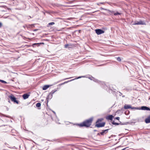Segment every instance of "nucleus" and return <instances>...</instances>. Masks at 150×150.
Here are the masks:
<instances>
[{
  "label": "nucleus",
  "mask_w": 150,
  "mask_h": 150,
  "mask_svg": "<svg viewBox=\"0 0 150 150\" xmlns=\"http://www.w3.org/2000/svg\"><path fill=\"white\" fill-rule=\"evenodd\" d=\"M38 44V43H35L34 44H33V45H36V44Z\"/></svg>",
  "instance_id": "33"
},
{
  "label": "nucleus",
  "mask_w": 150,
  "mask_h": 150,
  "mask_svg": "<svg viewBox=\"0 0 150 150\" xmlns=\"http://www.w3.org/2000/svg\"><path fill=\"white\" fill-rule=\"evenodd\" d=\"M93 81H95V82H98V81L97 80V79H95L94 80H93Z\"/></svg>",
  "instance_id": "26"
},
{
  "label": "nucleus",
  "mask_w": 150,
  "mask_h": 150,
  "mask_svg": "<svg viewBox=\"0 0 150 150\" xmlns=\"http://www.w3.org/2000/svg\"><path fill=\"white\" fill-rule=\"evenodd\" d=\"M96 33L97 35H100L103 33L104 31L100 29H97L95 30Z\"/></svg>",
  "instance_id": "4"
},
{
  "label": "nucleus",
  "mask_w": 150,
  "mask_h": 150,
  "mask_svg": "<svg viewBox=\"0 0 150 150\" xmlns=\"http://www.w3.org/2000/svg\"><path fill=\"white\" fill-rule=\"evenodd\" d=\"M92 121L93 118H91L84 121L83 122L79 124L78 125L80 127H89L91 125Z\"/></svg>",
  "instance_id": "1"
},
{
  "label": "nucleus",
  "mask_w": 150,
  "mask_h": 150,
  "mask_svg": "<svg viewBox=\"0 0 150 150\" xmlns=\"http://www.w3.org/2000/svg\"><path fill=\"white\" fill-rule=\"evenodd\" d=\"M105 124V122H102V123H99L98 124H97L96 125V126L98 127H103L104 126Z\"/></svg>",
  "instance_id": "7"
},
{
  "label": "nucleus",
  "mask_w": 150,
  "mask_h": 150,
  "mask_svg": "<svg viewBox=\"0 0 150 150\" xmlns=\"http://www.w3.org/2000/svg\"><path fill=\"white\" fill-rule=\"evenodd\" d=\"M0 82H1L2 83H4L6 84V83H7V82H6L5 81H4V80H0Z\"/></svg>",
  "instance_id": "17"
},
{
  "label": "nucleus",
  "mask_w": 150,
  "mask_h": 150,
  "mask_svg": "<svg viewBox=\"0 0 150 150\" xmlns=\"http://www.w3.org/2000/svg\"><path fill=\"white\" fill-rule=\"evenodd\" d=\"M69 79V78H66V79H64V80H66V79Z\"/></svg>",
  "instance_id": "34"
},
{
  "label": "nucleus",
  "mask_w": 150,
  "mask_h": 150,
  "mask_svg": "<svg viewBox=\"0 0 150 150\" xmlns=\"http://www.w3.org/2000/svg\"><path fill=\"white\" fill-rule=\"evenodd\" d=\"M140 109L143 110H150V109L149 107L145 106L141 107V108H139V110Z\"/></svg>",
  "instance_id": "8"
},
{
  "label": "nucleus",
  "mask_w": 150,
  "mask_h": 150,
  "mask_svg": "<svg viewBox=\"0 0 150 150\" xmlns=\"http://www.w3.org/2000/svg\"><path fill=\"white\" fill-rule=\"evenodd\" d=\"M117 60L118 61L120 62L121 61V59L120 57H118L117 58Z\"/></svg>",
  "instance_id": "19"
},
{
  "label": "nucleus",
  "mask_w": 150,
  "mask_h": 150,
  "mask_svg": "<svg viewBox=\"0 0 150 150\" xmlns=\"http://www.w3.org/2000/svg\"><path fill=\"white\" fill-rule=\"evenodd\" d=\"M103 120V119H99L98 120L96 121V122H101Z\"/></svg>",
  "instance_id": "18"
},
{
  "label": "nucleus",
  "mask_w": 150,
  "mask_h": 150,
  "mask_svg": "<svg viewBox=\"0 0 150 150\" xmlns=\"http://www.w3.org/2000/svg\"><path fill=\"white\" fill-rule=\"evenodd\" d=\"M42 43L44 44L43 43H40V44H41Z\"/></svg>",
  "instance_id": "36"
},
{
  "label": "nucleus",
  "mask_w": 150,
  "mask_h": 150,
  "mask_svg": "<svg viewBox=\"0 0 150 150\" xmlns=\"http://www.w3.org/2000/svg\"><path fill=\"white\" fill-rule=\"evenodd\" d=\"M125 149H126V148H125L121 150H125Z\"/></svg>",
  "instance_id": "31"
},
{
  "label": "nucleus",
  "mask_w": 150,
  "mask_h": 150,
  "mask_svg": "<svg viewBox=\"0 0 150 150\" xmlns=\"http://www.w3.org/2000/svg\"><path fill=\"white\" fill-rule=\"evenodd\" d=\"M131 106L130 105H125L124 106V108L125 109H127L129 108H131Z\"/></svg>",
  "instance_id": "12"
},
{
  "label": "nucleus",
  "mask_w": 150,
  "mask_h": 150,
  "mask_svg": "<svg viewBox=\"0 0 150 150\" xmlns=\"http://www.w3.org/2000/svg\"><path fill=\"white\" fill-rule=\"evenodd\" d=\"M2 26V23L1 22H0V28Z\"/></svg>",
  "instance_id": "24"
},
{
  "label": "nucleus",
  "mask_w": 150,
  "mask_h": 150,
  "mask_svg": "<svg viewBox=\"0 0 150 150\" xmlns=\"http://www.w3.org/2000/svg\"><path fill=\"white\" fill-rule=\"evenodd\" d=\"M112 124L113 125H118L119 124V123L115 122L114 121L112 122Z\"/></svg>",
  "instance_id": "20"
},
{
  "label": "nucleus",
  "mask_w": 150,
  "mask_h": 150,
  "mask_svg": "<svg viewBox=\"0 0 150 150\" xmlns=\"http://www.w3.org/2000/svg\"><path fill=\"white\" fill-rule=\"evenodd\" d=\"M115 119L117 120H119L120 119V117H116L115 118Z\"/></svg>",
  "instance_id": "23"
},
{
  "label": "nucleus",
  "mask_w": 150,
  "mask_h": 150,
  "mask_svg": "<svg viewBox=\"0 0 150 150\" xmlns=\"http://www.w3.org/2000/svg\"><path fill=\"white\" fill-rule=\"evenodd\" d=\"M145 121L146 123H150V115H149L145 119Z\"/></svg>",
  "instance_id": "9"
},
{
  "label": "nucleus",
  "mask_w": 150,
  "mask_h": 150,
  "mask_svg": "<svg viewBox=\"0 0 150 150\" xmlns=\"http://www.w3.org/2000/svg\"><path fill=\"white\" fill-rule=\"evenodd\" d=\"M113 116L112 115H109L106 117V119L108 120H112Z\"/></svg>",
  "instance_id": "11"
},
{
  "label": "nucleus",
  "mask_w": 150,
  "mask_h": 150,
  "mask_svg": "<svg viewBox=\"0 0 150 150\" xmlns=\"http://www.w3.org/2000/svg\"><path fill=\"white\" fill-rule=\"evenodd\" d=\"M92 78H93V79H94L93 78V77Z\"/></svg>",
  "instance_id": "38"
},
{
  "label": "nucleus",
  "mask_w": 150,
  "mask_h": 150,
  "mask_svg": "<svg viewBox=\"0 0 150 150\" xmlns=\"http://www.w3.org/2000/svg\"><path fill=\"white\" fill-rule=\"evenodd\" d=\"M57 91V90H52L51 92L49 94L48 96H47V99H48L50 96V98H52V95Z\"/></svg>",
  "instance_id": "5"
},
{
  "label": "nucleus",
  "mask_w": 150,
  "mask_h": 150,
  "mask_svg": "<svg viewBox=\"0 0 150 150\" xmlns=\"http://www.w3.org/2000/svg\"><path fill=\"white\" fill-rule=\"evenodd\" d=\"M109 129H107L105 130H102V131L100 132L101 135L103 136L106 134L108 132V131Z\"/></svg>",
  "instance_id": "6"
},
{
  "label": "nucleus",
  "mask_w": 150,
  "mask_h": 150,
  "mask_svg": "<svg viewBox=\"0 0 150 150\" xmlns=\"http://www.w3.org/2000/svg\"><path fill=\"white\" fill-rule=\"evenodd\" d=\"M104 2H101V3H100V4H104Z\"/></svg>",
  "instance_id": "30"
},
{
  "label": "nucleus",
  "mask_w": 150,
  "mask_h": 150,
  "mask_svg": "<svg viewBox=\"0 0 150 150\" xmlns=\"http://www.w3.org/2000/svg\"><path fill=\"white\" fill-rule=\"evenodd\" d=\"M41 103H38L36 104V106L37 107H39L41 106Z\"/></svg>",
  "instance_id": "15"
},
{
  "label": "nucleus",
  "mask_w": 150,
  "mask_h": 150,
  "mask_svg": "<svg viewBox=\"0 0 150 150\" xmlns=\"http://www.w3.org/2000/svg\"><path fill=\"white\" fill-rule=\"evenodd\" d=\"M50 86L49 85H44L42 87V89L44 90H47L49 87Z\"/></svg>",
  "instance_id": "13"
},
{
  "label": "nucleus",
  "mask_w": 150,
  "mask_h": 150,
  "mask_svg": "<svg viewBox=\"0 0 150 150\" xmlns=\"http://www.w3.org/2000/svg\"><path fill=\"white\" fill-rule=\"evenodd\" d=\"M89 79H91V80H93V79H92L91 78H89Z\"/></svg>",
  "instance_id": "35"
},
{
  "label": "nucleus",
  "mask_w": 150,
  "mask_h": 150,
  "mask_svg": "<svg viewBox=\"0 0 150 150\" xmlns=\"http://www.w3.org/2000/svg\"><path fill=\"white\" fill-rule=\"evenodd\" d=\"M51 98H50V97H49V98L47 100L46 99V100H47V102H48V100H49V99H51Z\"/></svg>",
  "instance_id": "27"
},
{
  "label": "nucleus",
  "mask_w": 150,
  "mask_h": 150,
  "mask_svg": "<svg viewBox=\"0 0 150 150\" xmlns=\"http://www.w3.org/2000/svg\"><path fill=\"white\" fill-rule=\"evenodd\" d=\"M30 96V95L27 93H25L23 94L22 96L23 97L24 99H26L28 98Z\"/></svg>",
  "instance_id": "10"
},
{
  "label": "nucleus",
  "mask_w": 150,
  "mask_h": 150,
  "mask_svg": "<svg viewBox=\"0 0 150 150\" xmlns=\"http://www.w3.org/2000/svg\"><path fill=\"white\" fill-rule=\"evenodd\" d=\"M120 14V13H119L118 12H117L116 13H115L114 14L115 15H119Z\"/></svg>",
  "instance_id": "22"
},
{
  "label": "nucleus",
  "mask_w": 150,
  "mask_h": 150,
  "mask_svg": "<svg viewBox=\"0 0 150 150\" xmlns=\"http://www.w3.org/2000/svg\"><path fill=\"white\" fill-rule=\"evenodd\" d=\"M71 45H69V44H67L65 45V48H71Z\"/></svg>",
  "instance_id": "14"
},
{
  "label": "nucleus",
  "mask_w": 150,
  "mask_h": 150,
  "mask_svg": "<svg viewBox=\"0 0 150 150\" xmlns=\"http://www.w3.org/2000/svg\"><path fill=\"white\" fill-rule=\"evenodd\" d=\"M8 102L9 103H10V100H9Z\"/></svg>",
  "instance_id": "37"
},
{
  "label": "nucleus",
  "mask_w": 150,
  "mask_h": 150,
  "mask_svg": "<svg viewBox=\"0 0 150 150\" xmlns=\"http://www.w3.org/2000/svg\"><path fill=\"white\" fill-rule=\"evenodd\" d=\"M133 25H146V23L144 21H142L140 20L139 21H136L134 23L132 24Z\"/></svg>",
  "instance_id": "3"
},
{
  "label": "nucleus",
  "mask_w": 150,
  "mask_h": 150,
  "mask_svg": "<svg viewBox=\"0 0 150 150\" xmlns=\"http://www.w3.org/2000/svg\"><path fill=\"white\" fill-rule=\"evenodd\" d=\"M27 27V25H26L23 26V27L24 28H25L26 27Z\"/></svg>",
  "instance_id": "25"
},
{
  "label": "nucleus",
  "mask_w": 150,
  "mask_h": 150,
  "mask_svg": "<svg viewBox=\"0 0 150 150\" xmlns=\"http://www.w3.org/2000/svg\"><path fill=\"white\" fill-rule=\"evenodd\" d=\"M67 81L65 82L64 83H62L61 84V85H62V84H64L65 83H67Z\"/></svg>",
  "instance_id": "29"
},
{
  "label": "nucleus",
  "mask_w": 150,
  "mask_h": 150,
  "mask_svg": "<svg viewBox=\"0 0 150 150\" xmlns=\"http://www.w3.org/2000/svg\"><path fill=\"white\" fill-rule=\"evenodd\" d=\"M54 24H55V23L54 22L50 23H48V25H53Z\"/></svg>",
  "instance_id": "21"
},
{
  "label": "nucleus",
  "mask_w": 150,
  "mask_h": 150,
  "mask_svg": "<svg viewBox=\"0 0 150 150\" xmlns=\"http://www.w3.org/2000/svg\"><path fill=\"white\" fill-rule=\"evenodd\" d=\"M131 109H132L139 110V108L134 107H131Z\"/></svg>",
  "instance_id": "16"
},
{
  "label": "nucleus",
  "mask_w": 150,
  "mask_h": 150,
  "mask_svg": "<svg viewBox=\"0 0 150 150\" xmlns=\"http://www.w3.org/2000/svg\"><path fill=\"white\" fill-rule=\"evenodd\" d=\"M97 135L100 136L101 135L100 132V133H98L97 134Z\"/></svg>",
  "instance_id": "28"
},
{
  "label": "nucleus",
  "mask_w": 150,
  "mask_h": 150,
  "mask_svg": "<svg viewBox=\"0 0 150 150\" xmlns=\"http://www.w3.org/2000/svg\"><path fill=\"white\" fill-rule=\"evenodd\" d=\"M82 76H80V77H78L77 79H79V78H81Z\"/></svg>",
  "instance_id": "32"
},
{
  "label": "nucleus",
  "mask_w": 150,
  "mask_h": 150,
  "mask_svg": "<svg viewBox=\"0 0 150 150\" xmlns=\"http://www.w3.org/2000/svg\"><path fill=\"white\" fill-rule=\"evenodd\" d=\"M8 97L12 101L17 104H18V101L16 100V98L13 95L9 96Z\"/></svg>",
  "instance_id": "2"
}]
</instances>
